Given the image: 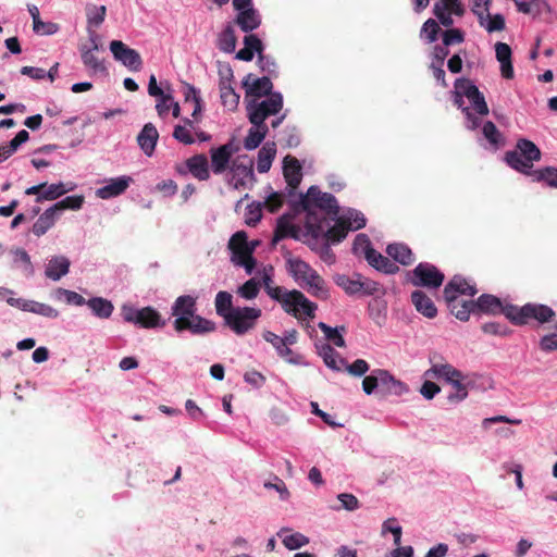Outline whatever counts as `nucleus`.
I'll return each instance as SVG.
<instances>
[{
	"mask_svg": "<svg viewBox=\"0 0 557 557\" xmlns=\"http://www.w3.org/2000/svg\"><path fill=\"white\" fill-rule=\"evenodd\" d=\"M197 312V299L190 295H183L175 299L172 306V315L175 317L173 327L177 333L188 331L194 335H203L215 331L216 325Z\"/></svg>",
	"mask_w": 557,
	"mask_h": 557,
	"instance_id": "obj_1",
	"label": "nucleus"
},
{
	"mask_svg": "<svg viewBox=\"0 0 557 557\" xmlns=\"http://www.w3.org/2000/svg\"><path fill=\"white\" fill-rule=\"evenodd\" d=\"M287 269L293 278L311 296L325 300L330 297L324 278L306 261L298 258L287 260Z\"/></svg>",
	"mask_w": 557,
	"mask_h": 557,
	"instance_id": "obj_2",
	"label": "nucleus"
},
{
	"mask_svg": "<svg viewBox=\"0 0 557 557\" xmlns=\"http://www.w3.org/2000/svg\"><path fill=\"white\" fill-rule=\"evenodd\" d=\"M272 299L277 301L287 314L296 319H302L304 317L313 319L318 309V306L298 289L288 290L282 287V292H277V295Z\"/></svg>",
	"mask_w": 557,
	"mask_h": 557,
	"instance_id": "obj_3",
	"label": "nucleus"
},
{
	"mask_svg": "<svg viewBox=\"0 0 557 557\" xmlns=\"http://www.w3.org/2000/svg\"><path fill=\"white\" fill-rule=\"evenodd\" d=\"M542 157L541 150L537 146L525 138H520L517 141L516 149L505 153L506 163L513 170L531 174L533 171V162L540 161Z\"/></svg>",
	"mask_w": 557,
	"mask_h": 557,
	"instance_id": "obj_4",
	"label": "nucleus"
},
{
	"mask_svg": "<svg viewBox=\"0 0 557 557\" xmlns=\"http://www.w3.org/2000/svg\"><path fill=\"white\" fill-rule=\"evenodd\" d=\"M507 311L508 320L515 325H525L531 320L544 324L556 317V312L550 307L542 304L529 302L522 307H509Z\"/></svg>",
	"mask_w": 557,
	"mask_h": 557,
	"instance_id": "obj_5",
	"label": "nucleus"
},
{
	"mask_svg": "<svg viewBox=\"0 0 557 557\" xmlns=\"http://www.w3.org/2000/svg\"><path fill=\"white\" fill-rule=\"evenodd\" d=\"M261 314L259 308L236 307L232 313L225 315L224 324L236 335H244L255 329Z\"/></svg>",
	"mask_w": 557,
	"mask_h": 557,
	"instance_id": "obj_6",
	"label": "nucleus"
},
{
	"mask_svg": "<svg viewBox=\"0 0 557 557\" xmlns=\"http://www.w3.org/2000/svg\"><path fill=\"white\" fill-rule=\"evenodd\" d=\"M299 206L301 209L311 208L325 211L333 220L339 213V206L336 198L330 193H323L317 186L309 187L305 195H300Z\"/></svg>",
	"mask_w": 557,
	"mask_h": 557,
	"instance_id": "obj_7",
	"label": "nucleus"
},
{
	"mask_svg": "<svg viewBox=\"0 0 557 557\" xmlns=\"http://www.w3.org/2000/svg\"><path fill=\"white\" fill-rule=\"evenodd\" d=\"M283 108V96L280 92L271 94L265 100L247 102L248 120L251 124H262L270 116L277 114Z\"/></svg>",
	"mask_w": 557,
	"mask_h": 557,
	"instance_id": "obj_8",
	"label": "nucleus"
},
{
	"mask_svg": "<svg viewBox=\"0 0 557 557\" xmlns=\"http://www.w3.org/2000/svg\"><path fill=\"white\" fill-rule=\"evenodd\" d=\"M445 275L434 264L420 262L410 273L409 282L417 287L437 289L442 286Z\"/></svg>",
	"mask_w": 557,
	"mask_h": 557,
	"instance_id": "obj_9",
	"label": "nucleus"
},
{
	"mask_svg": "<svg viewBox=\"0 0 557 557\" xmlns=\"http://www.w3.org/2000/svg\"><path fill=\"white\" fill-rule=\"evenodd\" d=\"M122 314L126 322L138 324L145 329L164 326L165 324L164 322H161L160 313L151 307L135 309L124 306L122 308Z\"/></svg>",
	"mask_w": 557,
	"mask_h": 557,
	"instance_id": "obj_10",
	"label": "nucleus"
},
{
	"mask_svg": "<svg viewBox=\"0 0 557 557\" xmlns=\"http://www.w3.org/2000/svg\"><path fill=\"white\" fill-rule=\"evenodd\" d=\"M230 171L232 173L230 184L235 189L245 188L255 180L252 161L247 156L233 159Z\"/></svg>",
	"mask_w": 557,
	"mask_h": 557,
	"instance_id": "obj_11",
	"label": "nucleus"
},
{
	"mask_svg": "<svg viewBox=\"0 0 557 557\" xmlns=\"http://www.w3.org/2000/svg\"><path fill=\"white\" fill-rule=\"evenodd\" d=\"M431 367L424 372L428 379L444 380L450 383L456 377H462V372L445 361L440 354H432L429 358Z\"/></svg>",
	"mask_w": 557,
	"mask_h": 557,
	"instance_id": "obj_12",
	"label": "nucleus"
},
{
	"mask_svg": "<svg viewBox=\"0 0 557 557\" xmlns=\"http://www.w3.org/2000/svg\"><path fill=\"white\" fill-rule=\"evenodd\" d=\"M100 48L98 35L90 33L89 44L81 47L82 61L94 74H107V67L103 61L98 58L97 51Z\"/></svg>",
	"mask_w": 557,
	"mask_h": 557,
	"instance_id": "obj_13",
	"label": "nucleus"
},
{
	"mask_svg": "<svg viewBox=\"0 0 557 557\" xmlns=\"http://www.w3.org/2000/svg\"><path fill=\"white\" fill-rule=\"evenodd\" d=\"M238 150L233 141H228L218 148L210 149L211 169L215 175L223 174L230 170L232 164V156Z\"/></svg>",
	"mask_w": 557,
	"mask_h": 557,
	"instance_id": "obj_14",
	"label": "nucleus"
},
{
	"mask_svg": "<svg viewBox=\"0 0 557 557\" xmlns=\"http://www.w3.org/2000/svg\"><path fill=\"white\" fill-rule=\"evenodd\" d=\"M110 50L115 60L120 61L132 71H139L143 64L140 54L126 46L121 40H112L110 42Z\"/></svg>",
	"mask_w": 557,
	"mask_h": 557,
	"instance_id": "obj_15",
	"label": "nucleus"
},
{
	"mask_svg": "<svg viewBox=\"0 0 557 557\" xmlns=\"http://www.w3.org/2000/svg\"><path fill=\"white\" fill-rule=\"evenodd\" d=\"M458 86H461V84L466 85L465 90L462 92L465 94L466 98L470 101L473 111L481 116H485L490 113L488 106L485 101L484 95L479 90V88L474 85V83L466 77L458 78Z\"/></svg>",
	"mask_w": 557,
	"mask_h": 557,
	"instance_id": "obj_16",
	"label": "nucleus"
},
{
	"mask_svg": "<svg viewBox=\"0 0 557 557\" xmlns=\"http://www.w3.org/2000/svg\"><path fill=\"white\" fill-rule=\"evenodd\" d=\"M243 87L246 90V98L255 97L258 99L264 96L270 97L273 94V84L269 76L257 78L252 74H248L243 81Z\"/></svg>",
	"mask_w": 557,
	"mask_h": 557,
	"instance_id": "obj_17",
	"label": "nucleus"
},
{
	"mask_svg": "<svg viewBox=\"0 0 557 557\" xmlns=\"http://www.w3.org/2000/svg\"><path fill=\"white\" fill-rule=\"evenodd\" d=\"M474 311L478 310L487 314H504L508 319V308L515 307V305H504L502 300L491 294H483L473 302Z\"/></svg>",
	"mask_w": 557,
	"mask_h": 557,
	"instance_id": "obj_18",
	"label": "nucleus"
},
{
	"mask_svg": "<svg viewBox=\"0 0 557 557\" xmlns=\"http://www.w3.org/2000/svg\"><path fill=\"white\" fill-rule=\"evenodd\" d=\"M302 210L307 213L305 226L308 233L311 234L313 237H319L321 234L324 233L325 226L329 224L327 213L313 207Z\"/></svg>",
	"mask_w": 557,
	"mask_h": 557,
	"instance_id": "obj_19",
	"label": "nucleus"
},
{
	"mask_svg": "<svg viewBox=\"0 0 557 557\" xmlns=\"http://www.w3.org/2000/svg\"><path fill=\"white\" fill-rule=\"evenodd\" d=\"M133 178L131 176H120L108 181L107 185L98 188L97 197L101 199H110L122 195L131 185Z\"/></svg>",
	"mask_w": 557,
	"mask_h": 557,
	"instance_id": "obj_20",
	"label": "nucleus"
},
{
	"mask_svg": "<svg viewBox=\"0 0 557 557\" xmlns=\"http://www.w3.org/2000/svg\"><path fill=\"white\" fill-rule=\"evenodd\" d=\"M476 288L473 285H470L463 277L459 275H455L445 286L444 288V299L453 300L455 296L467 295L474 296L476 294Z\"/></svg>",
	"mask_w": 557,
	"mask_h": 557,
	"instance_id": "obj_21",
	"label": "nucleus"
},
{
	"mask_svg": "<svg viewBox=\"0 0 557 557\" xmlns=\"http://www.w3.org/2000/svg\"><path fill=\"white\" fill-rule=\"evenodd\" d=\"M293 218L292 214H283L278 218L272 239L273 245L287 237L299 238L300 228L292 223Z\"/></svg>",
	"mask_w": 557,
	"mask_h": 557,
	"instance_id": "obj_22",
	"label": "nucleus"
},
{
	"mask_svg": "<svg viewBox=\"0 0 557 557\" xmlns=\"http://www.w3.org/2000/svg\"><path fill=\"white\" fill-rule=\"evenodd\" d=\"M283 174L292 191L299 186L302 178V171L297 158L293 156H286L284 158Z\"/></svg>",
	"mask_w": 557,
	"mask_h": 557,
	"instance_id": "obj_23",
	"label": "nucleus"
},
{
	"mask_svg": "<svg viewBox=\"0 0 557 557\" xmlns=\"http://www.w3.org/2000/svg\"><path fill=\"white\" fill-rule=\"evenodd\" d=\"M158 138L159 133L156 126L152 123H147L137 136V144L146 156L151 157L154 152Z\"/></svg>",
	"mask_w": 557,
	"mask_h": 557,
	"instance_id": "obj_24",
	"label": "nucleus"
},
{
	"mask_svg": "<svg viewBox=\"0 0 557 557\" xmlns=\"http://www.w3.org/2000/svg\"><path fill=\"white\" fill-rule=\"evenodd\" d=\"M374 373L379 374L380 387L384 393L400 396L408 391L407 385L396 380L387 370L379 369Z\"/></svg>",
	"mask_w": 557,
	"mask_h": 557,
	"instance_id": "obj_25",
	"label": "nucleus"
},
{
	"mask_svg": "<svg viewBox=\"0 0 557 557\" xmlns=\"http://www.w3.org/2000/svg\"><path fill=\"white\" fill-rule=\"evenodd\" d=\"M188 172L199 181H208L210 178L208 158L203 153L195 154L186 160Z\"/></svg>",
	"mask_w": 557,
	"mask_h": 557,
	"instance_id": "obj_26",
	"label": "nucleus"
},
{
	"mask_svg": "<svg viewBox=\"0 0 557 557\" xmlns=\"http://www.w3.org/2000/svg\"><path fill=\"white\" fill-rule=\"evenodd\" d=\"M411 302L416 310L428 319H433L437 314V309L433 300L422 290L417 289L411 293Z\"/></svg>",
	"mask_w": 557,
	"mask_h": 557,
	"instance_id": "obj_27",
	"label": "nucleus"
},
{
	"mask_svg": "<svg viewBox=\"0 0 557 557\" xmlns=\"http://www.w3.org/2000/svg\"><path fill=\"white\" fill-rule=\"evenodd\" d=\"M496 59L500 63L502 76L506 79L513 77V66L511 62V48L505 42L495 45Z\"/></svg>",
	"mask_w": 557,
	"mask_h": 557,
	"instance_id": "obj_28",
	"label": "nucleus"
},
{
	"mask_svg": "<svg viewBox=\"0 0 557 557\" xmlns=\"http://www.w3.org/2000/svg\"><path fill=\"white\" fill-rule=\"evenodd\" d=\"M245 47L236 53V59L249 62L253 59L255 53L258 55L263 51V44L261 39L253 35H247L244 37Z\"/></svg>",
	"mask_w": 557,
	"mask_h": 557,
	"instance_id": "obj_29",
	"label": "nucleus"
},
{
	"mask_svg": "<svg viewBox=\"0 0 557 557\" xmlns=\"http://www.w3.org/2000/svg\"><path fill=\"white\" fill-rule=\"evenodd\" d=\"M319 356L326 367L334 371H343L346 359L343 358L331 345L323 344L319 349Z\"/></svg>",
	"mask_w": 557,
	"mask_h": 557,
	"instance_id": "obj_30",
	"label": "nucleus"
},
{
	"mask_svg": "<svg viewBox=\"0 0 557 557\" xmlns=\"http://www.w3.org/2000/svg\"><path fill=\"white\" fill-rule=\"evenodd\" d=\"M367 261L371 267L386 274H394L399 270V267L395 262L391 261L375 249L369 251Z\"/></svg>",
	"mask_w": 557,
	"mask_h": 557,
	"instance_id": "obj_31",
	"label": "nucleus"
},
{
	"mask_svg": "<svg viewBox=\"0 0 557 557\" xmlns=\"http://www.w3.org/2000/svg\"><path fill=\"white\" fill-rule=\"evenodd\" d=\"M451 312L458 320L468 321L470 313L474 312V300H462L455 296L453 300H445Z\"/></svg>",
	"mask_w": 557,
	"mask_h": 557,
	"instance_id": "obj_32",
	"label": "nucleus"
},
{
	"mask_svg": "<svg viewBox=\"0 0 557 557\" xmlns=\"http://www.w3.org/2000/svg\"><path fill=\"white\" fill-rule=\"evenodd\" d=\"M69 269L70 260L66 257H54L49 260L45 274L53 281H59L63 275L69 273Z\"/></svg>",
	"mask_w": 557,
	"mask_h": 557,
	"instance_id": "obj_33",
	"label": "nucleus"
},
{
	"mask_svg": "<svg viewBox=\"0 0 557 557\" xmlns=\"http://www.w3.org/2000/svg\"><path fill=\"white\" fill-rule=\"evenodd\" d=\"M517 7L518 12L532 15L533 17L540 16L543 12L548 10V4L545 0H512Z\"/></svg>",
	"mask_w": 557,
	"mask_h": 557,
	"instance_id": "obj_34",
	"label": "nucleus"
},
{
	"mask_svg": "<svg viewBox=\"0 0 557 557\" xmlns=\"http://www.w3.org/2000/svg\"><path fill=\"white\" fill-rule=\"evenodd\" d=\"M387 255L403 265H409L414 261L411 249L405 244H391L386 248Z\"/></svg>",
	"mask_w": 557,
	"mask_h": 557,
	"instance_id": "obj_35",
	"label": "nucleus"
},
{
	"mask_svg": "<svg viewBox=\"0 0 557 557\" xmlns=\"http://www.w3.org/2000/svg\"><path fill=\"white\" fill-rule=\"evenodd\" d=\"M57 221V212L52 209V207L48 208L44 211L34 223L32 227V232L40 237L50 230Z\"/></svg>",
	"mask_w": 557,
	"mask_h": 557,
	"instance_id": "obj_36",
	"label": "nucleus"
},
{
	"mask_svg": "<svg viewBox=\"0 0 557 557\" xmlns=\"http://www.w3.org/2000/svg\"><path fill=\"white\" fill-rule=\"evenodd\" d=\"M350 231L351 227L346 223V219L338 218L332 227L327 228L326 231L324 230L323 234L327 242L332 244H338L346 238Z\"/></svg>",
	"mask_w": 557,
	"mask_h": 557,
	"instance_id": "obj_37",
	"label": "nucleus"
},
{
	"mask_svg": "<svg viewBox=\"0 0 557 557\" xmlns=\"http://www.w3.org/2000/svg\"><path fill=\"white\" fill-rule=\"evenodd\" d=\"M263 338L264 341L273 345L280 357L286 359L290 363H298L296 359L288 358L293 354V350L286 345V342L284 341L283 337L276 335L271 331H265L263 333Z\"/></svg>",
	"mask_w": 557,
	"mask_h": 557,
	"instance_id": "obj_38",
	"label": "nucleus"
},
{
	"mask_svg": "<svg viewBox=\"0 0 557 557\" xmlns=\"http://www.w3.org/2000/svg\"><path fill=\"white\" fill-rule=\"evenodd\" d=\"M236 23L243 32L248 33L258 28L261 21L256 10L248 8L238 13Z\"/></svg>",
	"mask_w": 557,
	"mask_h": 557,
	"instance_id": "obj_39",
	"label": "nucleus"
},
{
	"mask_svg": "<svg viewBox=\"0 0 557 557\" xmlns=\"http://www.w3.org/2000/svg\"><path fill=\"white\" fill-rule=\"evenodd\" d=\"M252 125L253 126L249 128L248 135L244 140V147L247 150H252L259 147V145L265 138L269 131L268 125L265 123Z\"/></svg>",
	"mask_w": 557,
	"mask_h": 557,
	"instance_id": "obj_40",
	"label": "nucleus"
},
{
	"mask_svg": "<svg viewBox=\"0 0 557 557\" xmlns=\"http://www.w3.org/2000/svg\"><path fill=\"white\" fill-rule=\"evenodd\" d=\"M75 188V184H51L49 186L46 185L44 191L36 198L37 202H41L42 200H55L59 197L65 195L69 191H72Z\"/></svg>",
	"mask_w": 557,
	"mask_h": 557,
	"instance_id": "obj_41",
	"label": "nucleus"
},
{
	"mask_svg": "<svg viewBox=\"0 0 557 557\" xmlns=\"http://www.w3.org/2000/svg\"><path fill=\"white\" fill-rule=\"evenodd\" d=\"M276 154L274 143H267L258 152L257 170L259 173H265L270 170L272 161Z\"/></svg>",
	"mask_w": 557,
	"mask_h": 557,
	"instance_id": "obj_42",
	"label": "nucleus"
},
{
	"mask_svg": "<svg viewBox=\"0 0 557 557\" xmlns=\"http://www.w3.org/2000/svg\"><path fill=\"white\" fill-rule=\"evenodd\" d=\"M87 306L90 308L92 313L100 319L110 318L114 310L112 302L102 297L90 298L87 300Z\"/></svg>",
	"mask_w": 557,
	"mask_h": 557,
	"instance_id": "obj_43",
	"label": "nucleus"
},
{
	"mask_svg": "<svg viewBox=\"0 0 557 557\" xmlns=\"http://www.w3.org/2000/svg\"><path fill=\"white\" fill-rule=\"evenodd\" d=\"M318 326L329 342H332L335 346L339 348L346 346L345 339L343 337V333L346 332V327L344 325L332 327L324 322H320Z\"/></svg>",
	"mask_w": 557,
	"mask_h": 557,
	"instance_id": "obj_44",
	"label": "nucleus"
},
{
	"mask_svg": "<svg viewBox=\"0 0 557 557\" xmlns=\"http://www.w3.org/2000/svg\"><path fill=\"white\" fill-rule=\"evenodd\" d=\"M214 306L216 314L223 320H225V315L232 313V311L236 308L233 307V296L231 293L221 290L216 294L214 299Z\"/></svg>",
	"mask_w": 557,
	"mask_h": 557,
	"instance_id": "obj_45",
	"label": "nucleus"
},
{
	"mask_svg": "<svg viewBox=\"0 0 557 557\" xmlns=\"http://www.w3.org/2000/svg\"><path fill=\"white\" fill-rule=\"evenodd\" d=\"M335 283L348 295H360V274L358 273L354 274L352 276L337 275Z\"/></svg>",
	"mask_w": 557,
	"mask_h": 557,
	"instance_id": "obj_46",
	"label": "nucleus"
},
{
	"mask_svg": "<svg viewBox=\"0 0 557 557\" xmlns=\"http://www.w3.org/2000/svg\"><path fill=\"white\" fill-rule=\"evenodd\" d=\"M284 533H285V530L282 529L278 532V536L282 537V542H283L284 546L289 550H295V549H298V548L309 544V537H307L306 535H304L299 532L283 535Z\"/></svg>",
	"mask_w": 557,
	"mask_h": 557,
	"instance_id": "obj_47",
	"label": "nucleus"
},
{
	"mask_svg": "<svg viewBox=\"0 0 557 557\" xmlns=\"http://www.w3.org/2000/svg\"><path fill=\"white\" fill-rule=\"evenodd\" d=\"M482 134L484 138L491 144V146H493L495 149L499 148L505 143L502 133L498 131L496 125L491 121H487L483 124Z\"/></svg>",
	"mask_w": 557,
	"mask_h": 557,
	"instance_id": "obj_48",
	"label": "nucleus"
},
{
	"mask_svg": "<svg viewBox=\"0 0 557 557\" xmlns=\"http://www.w3.org/2000/svg\"><path fill=\"white\" fill-rule=\"evenodd\" d=\"M237 38L234 28L228 25L219 36L218 46L223 52L231 53L236 48Z\"/></svg>",
	"mask_w": 557,
	"mask_h": 557,
	"instance_id": "obj_49",
	"label": "nucleus"
},
{
	"mask_svg": "<svg viewBox=\"0 0 557 557\" xmlns=\"http://www.w3.org/2000/svg\"><path fill=\"white\" fill-rule=\"evenodd\" d=\"M184 99L185 102H191L194 108L191 112V116L197 120V116L200 114L202 107H201V98L198 94V90L190 84H184Z\"/></svg>",
	"mask_w": 557,
	"mask_h": 557,
	"instance_id": "obj_50",
	"label": "nucleus"
},
{
	"mask_svg": "<svg viewBox=\"0 0 557 557\" xmlns=\"http://www.w3.org/2000/svg\"><path fill=\"white\" fill-rule=\"evenodd\" d=\"M11 253L13 255L14 267H18L20 264H22L24 267V272L27 276L34 274V267L30 261V257L25 249L15 248L11 250Z\"/></svg>",
	"mask_w": 557,
	"mask_h": 557,
	"instance_id": "obj_51",
	"label": "nucleus"
},
{
	"mask_svg": "<svg viewBox=\"0 0 557 557\" xmlns=\"http://www.w3.org/2000/svg\"><path fill=\"white\" fill-rule=\"evenodd\" d=\"M530 175H532L536 182H545L548 186L557 188V168L546 166L533 171Z\"/></svg>",
	"mask_w": 557,
	"mask_h": 557,
	"instance_id": "obj_52",
	"label": "nucleus"
},
{
	"mask_svg": "<svg viewBox=\"0 0 557 557\" xmlns=\"http://www.w3.org/2000/svg\"><path fill=\"white\" fill-rule=\"evenodd\" d=\"M465 376L454 379L449 384L454 387L455 392L449 394L447 399L451 404L460 403L468 396L467 384L463 383Z\"/></svg>",
	"mask_w": 557,
	"mask_h": 557,
	"instance_id": "obj_53",
	"label": "nucleus"
},
{
	"mask_svg": "<svg viewBox=\"0 0 557 557\" xmlns=\"http://www.w3.org/2000/svg\"><path fill=\"white\" fill-rule=\"evenodd\" d=\"M222 104L228 110H235L239 103V95L235 92L232 85L219 86Z\"/></svg>",
	"mask_w": 557,
	"mask_h": 557,
	"instance_id": "obj_54",
	"label": "nucleus"
},
{
	"mask_svg": "<svg viewBox=\"0 0 557 557\" xmlns=\"http://www.w3.org/2000/svg\"><path fill=\"white\" fill-rule=\"evenodd\" d=\"M85 201L84 196L82 195H75V196H67L61 201L54 203L52 206V209L58 213L60 211L71 209V210H78L82 208L83 203Z\"/></svg>",
	"mask_w": 557,
	"mask_h": 557,
	"instance_id": "obj_55",
	"label": "nucleus"
},
{
	"mask_svg": "<svg viewBox=\"0 0 557 557\" xmlns=\"http://www.w3.org/2000/svg\"><path fill=\"white\" fill-rule=\"evenodd\" d=\"M29 138V134L27 131H20L16 136L8 144L1 146L2 156L7 154L9 158L17 150V148L26 143Z\"/></svg>",
	"mask_w": 557,
	"mask_h": 557,
	"instance_id": "obj_56",
	"label": "nucleus"
},
{
	"mask_svg": "<svg viewBox=\"0 0 557 557\" xmlns=\"http://www.w3.org/2000/svg\"><path fill=\"white\" fill-rule=\"evenodd\" d=\"M440 32L441 27L438 23L433 18H429L426 22H424L420 32V36L431 44L437 40Z\"/></svg>",
	"mask_w": 557,
	"mask_h": 557,
	"instance_id": "obj_57",
	"label": "nucleus"
},
{
	"mask_svg": "<svg viewBox=\"0 0 557 557\" xmlns=\"http://www.w3.org/2000/svg\"><path fill=\"white\" fill-rule=\"evenodd\" d=\"M485 18H486V21H484V25H482V26L488 33L502 32L506 27L505 17L499 13L492 15V14H490V11H488L485 13Z\"/></svg>",
	"mask_w": 557,
	"mask_h": 557,
	"instance_id": "obj_58",
	"label": "nucleus"
},
{
	"mask_svg": "<svg viewBox=\"0 0 557 557\" xmlns=\"http://www.w3.org/2000/svg\"><path fill=\"white\" fill-rule=\"evenodd\" d=\"M374 250V248L371 245V240L368 235L366 234H358L355 237L354 245H352V251L355 255H363L367 259V256H369V251Z\"/></svg>",
	"mask_w": 557,
	"mask_h": 557,
	"instance_id": "obj_59",
	"label": "nucleus"
},
{
	"mask_svg": "<svg viewBox=\"0 0 557 557\" xmlns=\"http://www.w3.org/2000/svg\"><path fill=\"white\" fill-rule=\"evenodd\" d=\"M260 290V283L256 278H250L245 282L237 290L238 295L245 299H255Z\"/></svg>",
	"mask_w": 557,
	"mask_h": 557,
	"instance_id": "obj_60",
	"label": "nucleus"
},
{
	"mask_svg": "<svg viewBox=\"0 0 557 557\" xmlns=\"http://www.w3.org/2000/svg\"><path fill=\"white\" fill-rule=\"evenodd\" d=\"M29 307V312L50 318L55 319L59 317V311L51 307L50 305L37 302V301H30V305H27Z\"/></svg>",
	"mask_w": 557,
	"mask_h": 557,
	"instance_id": "obj_61",
	"label": "nucleus"
},
{
	"mask_svg": "<svg viewBox=\"0 0 557 557\" xmlns=\"http://www.w3.org/2000/svg\"><path fill=\"white\" fill-rule=\"evenodd\" d=\"M55 297L58 299H61V297H64L65 301L69 305H75V306L87 305V300L82 295H79L76 292L64 289L61 287L57 288Z\"/></svg>",
	"mask_w": 557,
	"mask_h": 557,
	"instance_id": "obj_62",
	"label": "nucleus"
},
{
	"mask_svg": "<svg viewBox=\"0 0 557 557\" xmlns=\"http://www.w3.org/2000/svg\"><path fill=\"white\" fill-rule=\"evenodd\" d=\"M262 218V206L260 202H252L247 206L245 222L249 226H256Z\"/></svg>",
	"mask_w": 557,
	"mask_h": 557,
	"instance_id": "obj_63",
	"label": "nucleus"
},
{
	"mask_svg": "<svg viewBox=\"0 0 557 557\" xmlns=\"http://www.w3.org/2000/svg\"><path fill=\"white\" fill-rule=\"evenodd\" d=\"M443 45L446 47L459 45L465 41V34L459 28H450L442 34Z\"/></svg>",
	"mask_w": 557,
	"mask_h": 557,
	"instance_id": "obj_64",
	"label": "nucleus"
}]
</instances>
